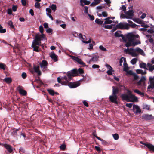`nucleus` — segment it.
I'll return each mask as SVG.
<instances>
[{"mask_svg": "<svg viewBox=\"0 0 154 154\" xmlns=\"http://www.w3.org/2000/svg\"><path fill=\"white\" fill-rule=\"evenodd\" d=\"M39 31L41 35L36 34L35 37V39L33 41L32 44V47L33 48V50L36 52H38L40 50L39 46L41 45V41L45 39V35L43 34L44 29L42 26H40L39 28Z\"/></svg>", "mask_w": 154, "mask_h": 154, "instance_id": "f257e3e1", "label": "nucleus"}, {"mask_svg": "<svg viewBox=\"0 0 154 154\" xmlns=\"http://www.w3.org/2000/svg\"><path fill=\"white\" fill-rule=\"evenodd\" d=\"M40 64L41 68L42 69V71H45L47 67V62L45 60H43L42 62L40 63Z\"/></svg>", "mask_w": 154, "mask_h": 154, "instance_id": "0eeeda50", "label": "nucleus"}, {"mask_svg": "<svg viewBox=\"0 0 154 154\" xmlns=\"http://www.w3.org/2000/svg\"><path fill=\"white\" fill-rule=\"evenodd\" d=\"M3 81L9 84L12 82V79L11 77H6L3 79Z\"/></svg>", "mask_w": 154, "mask_h": 154, "instance_id": "5701e85b", "label": "nucleus"}, {"mask_svg": "<svg viewBox=\"0 0 154 154\" xmlns=\"http://www.w3.org/2000/svg\"><path fill=\"white\" fill-rule=\"evenodd\" d=\"M5 66H6L5 64H3L2 63H0V69L5 70Z\"/></svg>", "mask_w": 154, "mask_h": 154, "instance_id": "c03bdc74", "label": "nucleus"}, {"mask_svg": "<svg viewBox=\"0 0 154 154\" xmlns=\"http://www.w3.org/2000/svg\"><path fill=\"white\" fill-rule=\"evenodd\" d=\"M77 75L78 73L79 74H83L84 73V72L83 69L81 68H79L78 70H77Z\"/></svg>", "mask_w": 154, "mask_h": 154, "instance_id": "ea45409f", "label": "nucleus"}, {"mask_svg": "<svg viewBox=\"0 0 154 154\" xmlns=\"http://www.w3.org/2000/svg\"><path fill=\"white\" fill-rule=\"evenodd\" d=\"M95 149L98 152H100L101 151V149L99 147H98L97 146H95Z\"/></svg>", "mask_w": 154, "mask_h": 154, "instance_id": "13d9d810", "label": "nucleus"}, {"mask_svg": "<svg viewBox=\"0 0 154 154\" xmlns=\"http://www.w3.org/2000/svg\"><path fill=\"white\" fill-rule=\"evenodd\" d=\"M71 72L72 75H76V76L77 75V71L76 69H73L71 71Z\"/></svg>", "mask_w": 154, "mask_h": 154, "instance_id": "a19ab883", "label": "nucleus"}, {"mask_svg": "<svg viewBox=\"0 0 154 154\" xmlns=\"http://www.w3.org/2000/svg\"><path fill=\"white\" fill-rule=\"evenodd\" d=\"M119 92V89L117 88H116L115 87H112V94L113 95H117Z\"/></svg>", "mask_w": 154, "mask_h": 154, "instance_id": "b1692460", "label": "nucleus"}, {"mask_svg": "<svg viewBox=\"0 0 154 154\" xmlns=\"http://www.w3.org/2000/svg\"><path fill=\"white\" fill-rule=\"evenodd\" d=\"M130 50L132 51H137L138 53H139L140 54L143 56H145V54L143 50L140 49L139 47H137L135 49L130 48Z\"/></svg>", "mask_w": 154, "mask_h": 154, "instance_id": "9b49d317", "label": "nucleus"}, {"mask_svg": "<svg viewBox=\"0 0 154 154\" xmlns=\"http://www.w3.org/2000/svg\"><path fill=\"white\" fill-rule=\"evenodd\" d=\"M124 68L123 70L125 72H127L129 69L128 64L126 63L125 58H124Z\"/></svg>", "mask_w": 154, "mask_h": 154, "instance_id": "2eb2a0df", "label": "nucleus"}, {"mask_svg": "<svg viewBox=\"0 0 154 154\" xmlns=\"http://www.w3.org/2000/svg\"><path fill=\"white\" fill-rule=\"evenodd\" d=\"M35 7L36 8L40 9L41 8L40 3L38 2H36L35 5Z\"/></svg>", "mask_w": 154, "mask_h": 154, "instance_id": "4c0bfd02", "label": "nucleus"}, {"mask_svg": "<svg viewBox=\"0 0 154 154\" xmlns=\"http://www.w3.org/2000/svg\"><path fill=\"white\" fill-rule=\"evenodd\" d=\"M140 67L141 68H144L145 69L147 70L148 69L146 68V64L142 62L140 64Z\"/></svg>", "mask_w": 154, "mask_h": 154, "instance_id": "cd10ccee", "label": "nucleus"}, {"mask_svg": "<svg viewBox=\"0 0 154 154\" xmlns=\"http://www.w3.org/2000/svg\"><path fill=\"white\" fill-rule=\"evenodd\" d=\"M71 57L72 59L77 62L79 64L82 65L83 66H86L85 63L82 61L81 59L74 56H72Z\"/></svg>", "mask_w": 154, "mask_h": 154, "instance_id": "39448f33", "label": "nucleus"}, {"mask_svg": "<svg viewBox=\"0 0 154 154\" xmlns=\"http://www.w3.org/2000/svg\"><path fill=\"white\" fill-rule=\"evenodd\" d=\"M67 75L68 78V80L70 81L72 79V77L76 76V75H72L71 72H68L67 73Z\"/></svg>", "mask_w": 154, "mask_h": 154, "instance_id": "a878e982", "label": "nucleus"}, {"mask_svg": "<svg viewBox=\"0 0 154 154\" xmlns=\"http://www.w3.org/2000/svg\"><path fill=\"white\" fill-rule=\"evenodd\" d=\"M134 92L137 93V94H138L139 95H142L143 96H144V93L141 92V91H140L138 89H135L134 90Z\"/></svg>", "mask_w": 154, "mask_h": 154, "instance_id": "2f4dec72", "label": "nucleus"}, {"mask_svg": "<svg viewBox=\"0 0 154 154\" xmlns=\"http://www.w3.org/2000/svg\"><path fill=\"white\" fill-rule=\"evenodd\" d=\"M112 69H109V70H108L107 72V73L108 75H112Z\"/></svg>", "mask_w": 154, "mask_h": 154, "instance_id": "052dcab7", "label": "nucleus"}, {"mask_svg": "<svg viewBox=\"0 0 154 154\" xmlns=\"http://www.w3.org/2000/svg\"><path fill=\"white\" fill-rule=\"evenodd\" d=\"M60 149L62 150H65L66 148V146L64 144H62L60 146Z\"/></svg>", "mask_w": 154, "mask_h": 154, "instance_id": "a18cd8bd", "label": "nucleus"}, {"mask_svg": "<svg viewBox=\"0 0 154 154\" xmlns=\"http://www.w3.org/2000/svg\"><path fill=\"white\" fill-rule=\"evenodd\" d=\"M63 84L65 85H68L71 88H74L77 87L80 85V83L79 82L77 83H72L69 82V81H67L66 82L63 83Z\"/></svg>", "mask_w": 154, "mask_h": 154, "instance_id": "f03ea898", "label": "nucleus"}, {"mask_svg": "<svg viewBox=\"0 0 154 154\" xmlns=\"http://www.w3.org/2000/svg\"><path fill=\"white\" fill-rule=\"evenodd\" d=\"M96 23L98 24L102 25L103 23V21H101L100 19L97 18L95 20Z\"/></svg>", "mask_w": 154, "mask_h": 154, "instance_id": "7c9ffc66", "label": "nucleus"}, {"mask_svg": "<svg viewBox=\"0 0 154 154\" xmlns=\"http://www.w3.org/2000/svg\"><path fill=\"white\" fill-rule=\"evenodd\" d=\"M133 112L135 114H137L141 112V110L140 107L136 105H134L133 106Z\"/></svg>", "mask_w": 154, "mask_h": 154, "instance_id": "6e6552de", "label": "nucleus"}, {"mask_svg": "<svg viewBox=\"0 0 154 154\" xmlns=\"http://www.w3.org/2000/svg\"><path fill=\"white\" fill-rule=\"evenodd\" d=\"M120 18H127V19H129V17H128V16H127L126 15H125V14H121L120 15Z\"/></svg>", "mask_w": 154, "mask_h": 154, "instance_id": "de8ad7c7", "label": "nucleus"}, {"mask_svg": "<svg viewBox=\"0 0 154 154\" xmlns=\"http://www.w3.org/2000/svg\"><path fill=\"white\" fill-rule=\"evenodd\" d=\"M117 29H129V24L126 23L125 24H123L122 23L120 22L119 24L116 26Z\"/></svg>", "mask_w": 154, "mask_h": 154, "instance_id": "7ed1b4c3", "label": "nucleus"}, {"mask_svg": "<svg viewBox=\"0 0 154 154\" xmlns=\"http://www.w3.org/2000/svg\"><path fill=\"white\" fill-rule=\"evenodd\" d=\"M34 69L35 72L38 73V75L40 76L41 74V72L39 70V66H35Z\"/></svg>", "mask_w": 154, "mask_h": 154, "instance_id": "6ab92c4d", "label": "nucleus"}, {"mask_svg": "<svg viewBox=\"0 0 154 154\" xmlns=\"http://www.w3.org/2000/svg\"><path fill=\"white\" fill-rule=\"evenodd\" d=\"M113 136L115 140H117L119 139V136L117 134H113Z\"/></svg>", "mask_w": 154, "mask_h": 154, "instance_id": "49530a36", "label": "nucleus"}, {"mask_svg": "<svg viewBox=\"0 0 154 154\" xmlns=\"http://www.w3.org/2000/svg\"><path fill=\"white\" fill-rule=\"evenodd\" d=\"M125 13L127 16L129 17V19L132 18L134 16V12L132 10H129Z\"/></svg>", "mask_w": 154, "mask_h": 154, "instance_id": "4468645a", "label": "nucleus"}, {"mask_svg": "<svg viewBox=\"0 0 154 154\" xmlns=\"http://www.w3.org/2000/svg\"><path fill=\"white\" fill-rule=\"evenodd\" d=\"M118 98V96L117 95H113L112 94L109 97V100L111 102L114 103L115 104H117L118 103L117 101V99Z\"/></svg>", "mask_w": 154, "mask_h": 154, "instance_id": "423d86ee", "label": "nucleus"}, {"mask_svg": "<svg viewBox=\"0 0 154 154\" xmlns=\"http://www.w3.org/2000/svg\"><path fill=\"white\" fill-rule=\"evenodd\" d=\"M104 1L106 2L107 5L109 6H110V4L111 3L110 1V0H104Z\"/></svg>", "mask_w": 154, "mask_h": 154, "instance_id": "6e6d98bb", "label": "nucleus"}, {"mask_svg": "<svg viewBox=\"0 0 154 154\" xmlns=\"http://www.w3.org/2000/svg\"><path fill=\"white\" fill-rule=\"evenodd\" d=\"M101 141L102 142V144L103 145H106L108 144V142L103 139H102Z\"/></svg>", "mask_w": 154, "mask_h": 154, "instance_id": "3c124183", "label": "nucleus"}, {"mask_svg": "<svg viewBox=\"0 0 154 154\" xmlns=\"http://www.w3.org/2000/svg\"><path fill=\"white\" fill-rule=\"evenodd\" d=\"M127 38L128 39V41L131 42H134V35L129 34L127 35Z\"/></svg>", "mask_w": 154, "mask_h": 154, "instance_id": "aec40b11", "label": "nucleus"}, {"mask_svg": "<svg viewBox=\"0 0 154 154\" xmlns=\"http://www.w3.org/2000/svg\"><path fill=\"white\" fill-rule=\"evenodd\" d=\"M8 25L10 26V27L12 29H14L15 28V27L13 24V22L11 21H9L8 22Z\"/></svg>", "mask_w": 154, "mask_h": 154, "instance_id": "c756f323", "label": "nucleus"}, {"mask_svg": "<svg viewBox=\"0 0 154 154\" xmlns=\"http://www.w3.org/2000/svg\"><path fill=\"white\" fill-rule=\"evenodd\" d=\"M142 119L146 121L154 120V116L152 115L149 114H144L142 115Z\"/></svg>", "mask_w": 154, "mask_h": 154, "instance_id": "20e7f679", "label": "nucleus"}, {"mask_svg": "<svg viewBox=\"0 0 154 154\" xmlns=\"http://www.w3.org/2000/svg\"><path fill=\"white\" fill-rule=\"evenodd\" d=\"M114 25L113 24H111L110 25H106L104 26V28L105 29H112V27L113 26H114Z\"/></svg>", "mask_w": 154, "mask_h": 154, "instance_id": "c9c22d12", "label": "nucleus"}, {"mask_svg": "<svg viewBox=\"0 0 154 154\" xmlns=\"http://www.w3.org/2000/svg\"><path fill=\"white\" fill-rule=\"evenodd\" d=\"M136 72L137 74H142V72H143V70L141 69H137Z\"/></svg>", "mask_w": 154, "mask_h": 154, "instance_id": "0e129e2a", "label": "nucleus"}, {"mask_svg": "<svg viewBox=\"0 0 154 154\" xmlns=\"http://www.w3.org/2000/svg\"><path fill=\"white\" fill-rule=\"evenodd\" d=\"M94 2H92L90 5L91 6H94L99 4L101 0H94Z\"/></svg>", "mask_w": 154, "mask_h": 154, "instance_id": "393cba45", "label": "nucleus"}, {"mask_svg": "<svg viewBox=\"0 0 154 154\" xmlns=\"http://www.w3.org/2000/svg\"><path fill=\"white\" fill-rule=\"evenodd\" d=\"M121 97L122 100H125L127 102H131V100L130 99V94L128 95L126 94H123L121 95Z\"/></svg>", "mask_w": 154, "mask_h": 154, "instance_id": "1a4fd4ad", "label": "nucleus"}, {"mask_svg": "<svg viewBox=\"0 0 154 154\" xmlns=\"http://www.w3.org/2000/svg\"><path fill=\"white\" fill-rule=\"evenodd\" d=\"M57 82H58L59 83H61L62 85H64L63 84V83L64 82H64V81H61V79L60 77H58L57 78Z\"/></svg>", "mask_w": 154, "mask_h": 154, "instance_id": "58836bf2", "label": "nucleus"}, {"mask_svg": "<svg viewBox=\"0 0 154 154\" xmlns=\"http://www.w3.org/2000/svg\"><path fill=\"white\" fill-rule=\"evenodd\" d=\"M21 3L23 6H25L26 5V0H21Z\"/></svg>", "mask_w": 154, "mask_h": 154, "instance_id": "bf43d9fd", "label": "nucleus"}, {"mask_svg": "<svg viewBox=\"0 0 154 154\" xmlns=\"http://www.w3.org/2000/svg\"><path fill=\"white\" fill-rule=\"evenodd\" d=\"M124 57H122L120 59L119 61V63H120V66H122V63L123 62V60H124Z\"/></svg>", "mask_w": 154, "mask_h": 154, "instance_id": "680f3d73", "label": "nucleus"}, {"mask_svg": "<svg viewBox=\"0 0 154 154\" xmlns=\"http://www.w3.org/2000/svg\"><path fill=\"white\" fill-rule=\"evenodd\" d=\"M137 44L136 42H131L128 41V42L126 43L125 45L126 47H128L132 45L135 46Z\"/></svg>", "mask_w": 154, "mask_h": 154, "instance_id": "a211bd4d", "label": "nucleus"}, {"mask_svg": "<svg viewBox=\"0 0 154 154\" xmlns=\"http://www.w3.org/2000/svg\"><path fill=\"white\" fill-rule=\"evenodd\" d=\"M137 61V59L134 58L131 60V62L132 64L134 65L136 63Z\"/></svg>", "mask_w": 154, "mask_h": 154, "instance_id": "79ce46f5", "label": "nucleus"}, {"mask_svg": "<svg viewBox=\"0 0 154 154\" xmlns=\"http://www.w3.org/2000/svg\"><path fill=\"white\" fill-rule=\"evenodd\" d=\"M110 19V17H108L107 18H105L104 20H105V21L104 22V24H110L113 22V23H114V21H112V20H109V19Z\"/></svg>", "mask_w": 154, "mask_h": 154, "instance_id": "412c9836", "label": "nucleus"}, {"mask_svg": "<svg viewBox=\"0 0 154 154\" xmlns=\"http://www.w3.org/2000/svg\"><path fill=\"white\" fill-rule=\"evenodd\" d=\"M50 57L55 62L58 60V56L54 53H52L50 55Z\"/></svg>", "mask_w": 154, "mask_h": 154, "instance_id": "f3484780", "label": "nucleus"}, {"mask_svg": "<svg viewBox=\"0 0 154 154\" xmlns=\"http://www.w3.org/2000/svg\"><path fill=\"white\" fill-rule=\"evenodd\" d=\"M19 131L18 129H16L14 131L11 133L12 135L14 137H16L17 134V132Z\"/></svg>", "mask_w": 154, "mask_h": 154, "instance_id": "473e14b6", "label": "nucleus"}, {"mask_svg": "<svg viewBox=\"0 0 154 154\" xmlns=\"http://www.w3.org/2000/svg\"><path fill=\"white\" fill-rule=\"evenodd\" d=\"M51 8L52 10L55 11L56 9V6L55 5L53 4L51 6Z\"/></svg>", "mask_w": 154, "mask_h": 154, "instance_id": "37998d69", "label": "nucleus"}, {"mask_svg": "<svg viewBox=\"0 0 154 154\" xmlns=\"http://www.w3.org/2000/svg\"><path fill=\"white\" fill-rule=\"evenodd\" d=\"M143 109H146L148 110H149L150 109V106L148 105H144L143 106Z\"/></svg>", "mask_w": 154, "mask_h": 154, "instance_id": "8fccbe9b", "label": "nucleus"}, {"mask_svg": "<svg viewBox=\"0 0 154 154\" xmlns=\"http://www.w3.org/2000/svg\"><path fill=\"white\" fill-rule=\"evenodd\" d=\"M99 65L96 64H94L92 66V67L94 69L98 68H99Z\"/></svg>", "mask_w": 154, "mask_h": 154, "instance_id": "69168bd1", "label": "nucleus"}, {"mask_svg": "<svg viewBox=\"0 0 154 154\" xmlns=\"http://www.w3.org/2000/svg\"><path fill=\"white\" fill-rule=\"evenodd\" d=\"M149 81L150 82V84L152 85V88H154V78L150 77L149 78Z\"/></svg>", "mask_w": 154, "mask_h": 154, "instance_id": "bb28decb", "label": "nucleus"}, {"mask_svg": "<svg viewBox=\"0 0 154 154\" xmlns=\"http://www.w3.org/2000/svg\"><path fill=\"white\" fill-rule=\"evenodd\" d=\"M134 79L135 80H137L138 78V76L135 73H134L133 75Z\"/></svg>", "mask_w": 154, "mask_h": 154, "instance_id": "338daca9", "label": "nucleus"}, {"mask_svg": "<svg viewBox=\"0 0 154 154\" xmlns=\"http://www.w3.org/2000/svg\"><path fill=\"white\" fill-rule=\"evenodd\" d=\"M17 9V7L16 5H13L12 7V10L13 11H16Z\"/></svg>", "mask_w": 154, "mask_h": 154, "instance_id": "864d4df0", "label": "nucleus"}, {"mask_svg": "<svg viewBox=\"0 0 154 154\" xmlns=\"http://www.w3.org/2000/svg\"><path fill=\"white\" fill-rule=\"evenodd\" d=\"M102 15L104 17H106L108 16L107 13L106 11H103L102 12Z\"/></svg>", "mask_w": 154, "mask_h": 154, "instance_id": "e2e57ef3", "label": "nucleus"}, {"mask_svg": "<svg viewBox=\"0 0 154 154\" xmlns=\"http://www.w3.org/2000/svg\"><path fill=\"white\" fill-rule=\"evenodd\" d=\"M130 51L129 53V54L132 55L133 57H137V54L134 52V51Z\"/></svg>", "mask_w": 154, "mask_h": 154, "instance_id": "e433bc0d", "label": "nucleus"}, {"mask_svg": "<svg viewBox=\"0 0 154 154\" xmlns=\"http://www.w3.org/2000/svg\"><path fill=\"white\" fill-rule=\"evenodd\" d=\"M21 76L23 78L25 79L27 75L25 72H23Z\"/></svg>", "mask_w": 154, "mask_h": 154, "instance_id": "4d7b16f0", "label": "nucleus"}, {"mask_svg": "<svg viewBox=\"0 0 154 154\" xmlns=\"http://www.w3.org/2000/svg\"><path fill=\"white\" fill-rule=\"evenodd\" d=\"M128 93L130 94V99H131V101H135L137 102L138 101V98L135 95L132 94L131 92L129 90H128Z\"/></svg>", "mask_w": 154, "mask_h": 154, "instance_id": "9d476101", "label": "nucleus"}, {"mask_svg": "<svg viewBox=\"0 0 154 154\" xmlns=\"http://www.w3.org/2000/svg\"><path fill=\"white\" fill-rule=\"evenodd\" d=\"M6 32V29H3V27L0 24V33H5Z\"/></svg>", "mask_w": 154, "mask_h": 154, "instance_id": "f704fd0d", "label": "nucleus"}, {"mask_svg": "<svg viewBox=\"0 0 154 154\" xmlns=\"http://www.w3.org/2000/svg\"><path fill=\"white\" fill-rule=\"evenodd\" d=\"M115 36L116 37H122V38L123 37V35L122 34H120V33L118 32V31L116 32L115 33Z\"/></svg>", "mask_w": 154, "mask_h": 154, "instance_id": "72a5a7b5", "label": "nucleus"}, {"mask_svg": "<svg viewBox=\"0 0 154 154\" xmlns=\"http://www.w3.org/2000/svg\"><path fill=\"white\" fill-rule=\"evenodd\" d=\"M52 29L51 28H49L46 30V32L48 33H51L52 34Z\"/></svg>", "mask_w": 154, "mask_h": 154, "instance_id": "5fc2aeb1", "label": "nucleus"}, {"mask_svg": "<svg viewBox=\"0 0 154 154\" xmlns=\"http://www.w3.org/2000/svg\"><path fill=\"white\" fill-rule=\"evenodd\" d=\"M140 143L143 145L145 146L146 147H147L149 150H150L152 147V146H153L152 144L150 143H143L142 141H140Z\"/></svg>", "mask_w": 154, "mask_h": 154, "instance_id": "4be33fe9", "label": "nucleus"}, {"mask_svg": "<svg viewBox=\"0 0 154 154\" xmlns=\"http://www.w3.org/2000/svg\"><path fill=\"white\" fill-rule=\"evenodd\" d=\"M99 48L101 50L106 51H107V50L106 48L104 47L102 45H100L99 47Z\"/></svg>", "mask_w": 154, "mask_h": 154, "instance_id": "09e8293b", "label": "nucleus"}, {"mask_svg": "<svg viewBox=\"0 0 154 154\" xmlns=\"http://www.w3.org/2000/svg\"><path fill=\"white\" fill-rule=\"evenodd\" d=\"M47 91L49 94L52 96H54V94L59 95V94L57 92H55L54 91L51 89H49L47 90Z\"/></svg>", "mask_w": 154, "mask_h": 154, "instance_id": "dca6fc26", "label": "nucleus"}, {"mask_svg": "<svg viewBox=\"0 0 154 154\" xmlns=\"http://www.w3.org/2000/svg\"><path fill=\"white\" fill-rule=\"evenodd\" d=\"M153 70H154V65H153L151 67L149 68V70L150 72H152Z\"/></svg>", "mask_w": 154, "mask_h": 154, "instance_id": "774afa93", "label": "nucleus"}, {"mask_svg": "<svg viewBox=\"0 0 154 154\" xmlns=\"http://www.w3.org/2000/svg\"><path fill=\"white\" fill-rule=\"evenodd\" d=\"M127 72V74L128 75H133L134 74V73L133 71L132 70H129V71H128Z\"/></svg>", "mask_w": 154, "mask_h": 154, "instance_id": "603ef678", "label": "nucleus"}, {"mask_svg": "<svg viewBox=\"0 0 154 154\" xmlns=\"http://www.w3.org/2000/svg\"><path fill=\"white\" fill-rule=\"evenodd\" d=\"M98 59V57H93L89 61V63H90L92 61L93 62H96L97 61Z\"/></svg>", "mask_w": 154, "mask_h": 154, "instance_id": "c85d7f7f", "label": "nucleus"}, {"mask_svg": "<svg viewBox=\"0 0 154 154\" xmlns=\"http://www.w3.org/2000/svg\"><path fill=\"white\" fill-rule=\"evenodd\" d=\"M3 146L6 148L9 153H11L12 152L13 150L12 149V147L11 146L5 143L3 144Z\"/></svg>", "mask_w": 154, "mask_h": 154, "instance_id": "ddd939ff", "label": "nucleus"}, {"mask_svg": "<svg viewBox=\"0 0 154 154\" xmlns=\"http://www.w3.org/2000/svg\"><path fill=\"white\" fill-rule=\"evenodd\" d=\"M22 86L19 85L17 88V89L19 91L20 94L23 96H25L27 94V92L26 91L22 88Z\"/></svg>", "mask_w": 154, "mask_h": 154, "instance_id": "f8f14e48", "label": "nucleus"}]
</instances>
